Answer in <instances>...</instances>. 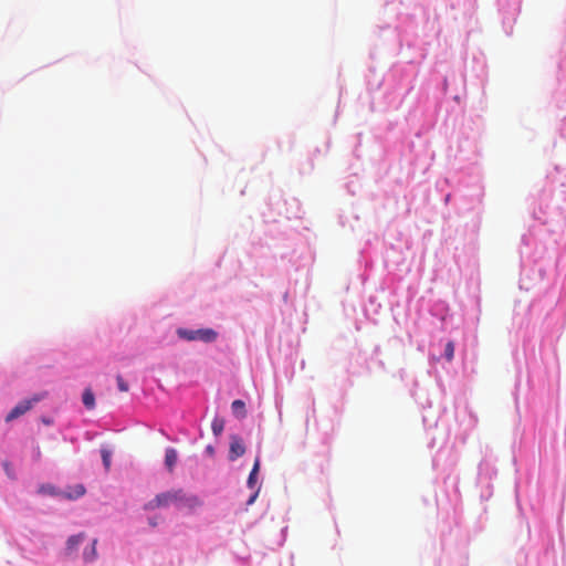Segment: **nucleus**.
<instances>
[{"instance_id": "7", "label": "nucleus", "mask_w": 566, "mask_h": 566, "mask_svg": "<svg viewBox=\"0 0 566 566\" xmlns=\"http://www.w3.org/2000/svg\"><path fill=\"white\" fill-rule=\"evenodd\" d=\"M85 533H80L69 537L66 542V551L72 553L77 549L78 545L85 539Z\"/></svg>"}, {"instance_id": "14", "label": "nucleus", "mask_w": 566, "mask_h": 566, "mask_svg": "<svg viewBox=\"0 0 566 566\" xmlns=\"http://www.w3.org/2000/svg\"><path fill=\"white\" fill-rule=\"evenodd\" d=\"M39 493L48 494V495H55L56 491H55V488L53 485H51V484H42L39 488Z\"/></svg>"}, {"instance_id": "8", "label": "nucleus", "mask_w": 566, "mask_h": 566, "mask_svg": "<svg viewBox=\"0 0 566 566\" xmlns=\"http://www.w3.org/2000/svg\"><path fill=\"white\" fill-rule=\"evenodd\" d=\"M259 470H260V459L256 458L254 461L253 468L249 474L248 482H247V484L250 489H253L255 486Z\"/></svg>"}, {"instance_id": "11", "label": "nucleus", "mask_w": 566, "mask_h": 566, "mask_svg": "<svg viewBox=\"0 0 566 566\" xmlns=\"http://www.w3.org/2000/svg\"><path fill=\"white\" fill-rule=\"evenodd\" d=\"M224 429V420L221 418H214L211 422V430L214 436H220Z\"/></svg>"}, {"instance_id": "9", "label": "nucleus", "mask_w": 566, "mask_h": 566, "mask_svg": "<svg viewBox=\"0 0 566 566\" xmlns=\"http://www.w3.org/2000/svg\"><path fill=\"white\" fill-rule=\"evenodd\" d=\"M82 400L87 409L92 410L95 408V396L90 388L84 390Z\"/></svg>"}, {"instance_id": "5", "label": "nucleus", "mask_w": 566, "mask_h": 566, "mask_svg": "<svg viewBox=\"0 0 566 566\" xmlns=\"http://www.w3.org/2000/svg\"><path fill=\"white\" fill-rule=\"evenodd\" d=\"M178 461L177 450L174 448H167L165 451V465L169 472L174 471V468Z\"/></svg>"}, {"instance_id": "6", "label": "nucleus", "mask_w": 566, "mask_h": 566, "mask_svg": "<svg viewBox=\"0 0 566 566\" xmlns=\"http://www.w3.org/2000/svg\"><path fill=\"white\" fill-rule=\"evenodd\" d=\"M97 539L94 538L90 545V547H86L83 552V559L86 563H92L97 558Z\"/></svg>"}, {"instance_id": "4", "label": "nucleus", "mask_w": 566, "mask_h": 566, "mask_svg": "<svg viewBox=\"0 0 566 566\" xmlns=\"http://www.w3.org/2000/svg\"><path fill=\"white\" fill-rule=\"evenodd\" d=\"M245 453V446L243 440L238 436L231 437L230 450H229V459L231 461L237 460Z\"/></svg>"}, {"instance_id": "15", "label": "nucleus", "mask_w": 566, "mask_h": 566, "mask_svg": "<svg viewBox=\"0 0 566 566\" xmlns=\"http://www.w3.org/2000/svg\"><path fill=\"white\" fill-rule=\"evenodd\" d=\"M116 381H117L118 389L122 392L128 391V384L123 379V377L120 375H117Z\"/></svg>"}, {"instance_id": "12", "label": "nucleus", "mask_w": 566, "mask_h": 566, "mask_svg": "<svg viewBox=\"0 0 566 566\" xmlns=\"http://www.w3.org/2000/svg\"><path fill=\"white\" fill-rule=\"evenodd\" d=\"M85 493V488L82 485V484H77L74 486L73 489V493H67L65 495L66 499H77V497H81L82 495H84Z\"/></svg>"}, {"instance_id": "10", "label": "nucleus", "mask_w": 566, "mask_h": 566, "mask_svg": "<svg viewBox=\"0 0 566 566\" xmlns=\"http://www.w3.org/2000/svg\"><path fill=\"white\" fill-rule=\"evenodd\" d=\"M232 411L234 415H237L240 418L245 417V405L242 400H234L231 405Z\"/></svg>"}, {"instance_id": "13", "label": "nucleus", "mask_w": 566, "mask_h": 566, "mask_svg": "<svg viewBox=\"0 0 566 566\" xmlns=\"http://www.w3.org/2000/svg\"><path fill=\"white\" fill-rule=\"evenodd\" d=\"M444 356H446L448 361H451L453 359V356H454V343L452 340H449L446 344Z\"/></svg>"}, {"instance_id": "16", "label": "nucleus", "mask_w": 566, "mask_h": 566, "mask_svg": "<svg viewBox=\"0 0 566 566\" xmlns=\"http://www.w3.org/2000/svg\"><path fill=\"white\" fill-rule=\"evenodd\" d=\"M102 459L106 470H108L111 467V452L107 450H102Z\"/></svg>"}, {"instance_id": "18", "label": "nucleus", "mask_w": 566, "mask_h": 566, "mask_svg": "<svg viewBox=\"0 0 566 566\" xmlns=\"http://www.w3.org/2000/svg\"><path fill=\"white\" fill-rule=\"evenodd\" d=\"M207 452H209L210 454H213V448L209 446V447L207 448Z\"/></svg>"}, {"instance_id": "1", "label": "nucleus", "mask_w": 566, "mask_h": 566, "mask_svg": "<svg viewBox=\"0 0 566 566\" xmlns=\"http://www.w3.org/2000/svg\"><path fill=\"white\" fill-rule=\"evenodd\" d=\"M175 505L177 507L195 509L201 505V501L195 495H187L181 489H172L157 494L153 500L144 505L145 511H154L157 509L169 507Z\"/></svg>"}, {"instance_id": "2", "label": "nucleus", "mask_w": 566, "mask_h": 566, "mask_svg": "<svg viewBox=\"0 0 566 566\" xmlns=\"http://www.w3.org/2000/svg\"><path fill=\"white\" fill-rule=\"evenodd\" d=\"M177 335L186 340H201L205 343H212L217 339L218 333L212 328L187 329L178 328Z\"/></svg>"}, {"instance_id": "17", "label": "nucleus", "mask_w": 566, "mask_h": 566, "mask_svg": "<svg viewBox=\"0 0 566 566\" xmlns=\"http://www.w3.org/2000/svg\"><path fill=\"white\" fill-rule=\"evenodd\" d=\"M258 495H259V490H256V491H255V492L250 496V499L247 501V504H248V505H252V504L255 502V500H256Z\"/></svg>"}, {"instance_id": "3", "label": "nucleus", "mask_w": 566, "mask_h": 566, "mask_svg": "<svg viewBox=\"0 0 566 566\" xmlns=\"http://www.w3.org/2000/svg\"><path fill=\"white\" fill-rule=\"evenodd\" d=\"M44 394L34 395L31 399L20 401L14 408L11 409V411L7 415L6 421L10 422L21 416H23L25 412H28L34 403L39 402L44 398Z\"/></svg>"}]
</instances>
